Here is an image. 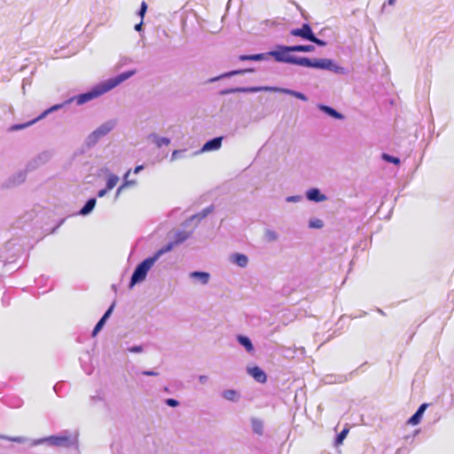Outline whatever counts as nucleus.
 Instances as JSON below:
<instances>
[{
  "label": "nucleus",
  "instance_id": "1",
  "mask_svg": "<svg viewBox=\"0 0 454 454\" xmlns=\"http://www.w3.org/2000/svg\"><path fill=\"white\" fill-rule=\"evenodd\" d=\"M315 50V46L311 44H297V45H278V51L284 59H291L292 60H282L281 63L297 65L305 67H311L321 70H328L338 74H345L346 68L338 66L333 59L325 58L309 59L307 57H298L290 55V52H311Z\"/></svg>",
  "mask_w": 454,
  "mask_h": 454
},
{
  "label": "nucleus",
  "instance_id": "2",
  "mask_svg": "<svg viewBox=\"0 0 454 454\" xmlns=\"http://www.w3.org/2000/svg\"><path fill=\"white\" fill-rule=\"evenodd\" d=\"M136 74V70H129L125 71L121 74L114 77H111L106 81L101 82L100 83L95 85L89 91L81 93L79 95L71 97L67 99V103L75 102L76 105L82 106L94 98H98L99 96L110 91L114 89L126 80L129 79Z\"/></svg>",
  "mask_w": 454,
  "mask_h": 454
},
{
  "label": "nucleus",
  "instance_id": "3",
  "mask_svg": "<svg viewBox=\"0 0 454 454\" xmlns=\"http://www.w3.org/2000/svg\"><path fill=\"white\" fill-rule=\"evenodd\" d=\"M172 250L171 245H166L157 250L152 256L145 258L135 268L129 281V287L132 288L135 285L143 282L147 276L148 271L153 264L166 253Z\"/></svg>",
  "mask_w": 454,
  "mask_h": 454
},
{
  "label": "nucleus",
  "instance_id": "4",
  "mask_svg": "<svg viewBox=\"0 0 454 454\" xmlns=\"http://www.w3.org/2000/svg\"><path fill=\"white\" fill-rule=\"evenodd\" d=\"M259 91H279L283 94L293 96L300 100L308 101V98L305 94L300 91H296L291 89L270 87V86H254V87H236L231 89H225L220 91L221 95H229L232 93H255Z\"/></svg>",
  "mask_w": 454,
  "mask_h": 454
},
{
  "label": "nucleus",
  "instance_id": "5",
  "mask_svg": "<svg viewBox=\"0 0 454 454\" xmlns=\"http://www.w3.org/2000/svg\"><path fill=\"white\" fill-rule=\"evenodd\" d=\"M43 443H47L48 445L54 447L69 448L77 443V435H72L67 431H65L59 435H51L33 440L31 445L36 446Z\"/></svg>",
  "mask_w": 454,
  "mask_h": 454
},
{
  "label": "nucleus",
  "instance_id": "6",
  "mask_svg": "<svg viewBox=\"0 0 454 454\" xmlns=\"http://www.w3.org/2000/svg\"><path fill=\"white\" fill-rule=\"evenodd\" d=\"M116 125V121L114 120H110L99 127H98L95 130H93L85 139V145L88 148H91L95 146L98 142L104 137H106L109 132H111Z\"/></svg>",
  "mask_w": 454,
  "mask_h": 454
},
{
  "label": "nucleus",
  "instance_id": "7",
  "mask_svg": "<svg viewBox=\"0 0 454 454\" xmlns=\"http://www.w3.org/2000/svg\"><path fill=\"white\" fill-rule=\"evenodd\" d=\"M270 57H273L277 62H280V63L282 60H292L291 59H284V57L278 51V46L277 47V50L270 51L268 52L250 54V55H245V54L239 55V59L241 61H246V60L263 61V60H269Z\"/></svg>",
  "mask_w": 454,
  "mask_h": 454
},
{
  "label": "nucleus",
  "instance_id": "8",
  "mask_svg": "<svg viewBox=\"0 0 454 454\" xmlns=\"http://www.w3.org/2000/svg\"><path fill=\"white\" fill-rule=\"evenodd\" d=\"M70 104L71 103H67V100H65L64 102H62L60 104H56V105L51 106L50 108L46 109L45 111H43L38 117L35 118L34 120H32L30 121L21 123V124H14V125L11 126L9 128V130L17 131V130H20L25 128H27V127L33 125L34 123H35L36 121H38L39 120L45 118L48 114H50L53 112H56L59 109H62L66 106L70 105Z\"/></svg>",
  "mask_w": 454,
  "mask_h": 454
},
{
  "label": "nucleus",
  "instance_id": "9",
  "mask_svg": "<svg viewBox=\"0 0 454 454\" xmlns=\"http://www.w3.org/2000/svg\"><path fill=\"white\" fill-rule=\"evenodd\" d=\"M26 172L20 170L14 173L12 176L8 177L3 184V188H12L20 184H22L26 180Z\"/></svg>",
  "mask_w": 454,
  "mask_h": 454
},
{
  "label": "nucleus",
  "instance_id": "10",
  "mask_svg": "<svg viewBox=\"0 0 454 454\" xmlns=\"http://www.w3.org/2000/svg\"><path fill=\"white\" fill-rule=\"evenodd\" d=\"M313 34L314 33L312 31V28L309 23H303L301 27L293 28L290 31L291 35L301 37L303 40H306L309 42L310 41Z\"/></svg>",
  "mask_w": 454,
  "mask_h": 454
},
{
  "label": "nucleus",
  "instance_id": "11",
  "mask_svg": "<svg viewBox=\"0 0 454 454\" xmlns=\"http://www.w3.org/2000/svg\"><path fill=\"white\" fill-rule=\"evenodd\" d=\"M189 278L192 279L194 283L206 286L209 283L210 274L206 271L195 270L189 273Z\"/></svg>",
  "mask_w": 454,
  "mask_h": 454
},
{
  "label": "nucleus",
  "instance_id": "12",
  "mask_svg": "<svg viewBox=\"0 0 454 454\" xmlns=\"http://www.w3.org/2000/svg\"><path fill=\"white\" fill-rule=\"evenodd\" d=\"M254 70L253 68H247V69H239V70H232V71H230V72H226V73H223L218 76H215V77H212L210 78L207 82H217L219 80H222L223 78H230V77H232L234 75H237V74H246V73H252L254 72Z\"/></svg>",
  "mask_w": 454,
  "mask_h": 454
},
{
  "label": "nucleus",
  "instance_id": "13",
  "mask_svg": "<svg viewBox=\"0 0 454 454\" xmlns=\"http://www.w3.org/2000/svg\"><path fill=\"white\" fill-rule=\"evenodd\" d=\"M248 374L254 378L259 383H265L267 380V375L263 370L258 366L247 368Z\"/></svg>",
  "mask_w": 454,
  "mask_h": 454
},
{
  "label": "nucleus",
  "instance_id": "14",
  "mask_svg": "<svg viewBox=\"0 0 454 454\" xmlns=\"http://www.w3.org/2000/svg\"><path fill=\"white\" fill-rule=\"evenodd\" d=\"M222 137H216L207 141L200 149V153L218 150L222 145Z\"/></svg>",
  "mask_w": 454,
  "mask_h": 454
},
{
  "label": "nucleus",
  "instance_id": "15",
  "mask_svg": "<svg viewBox=\"0 0 454 454\" xmlns=\"http://www.w3.org/2000/svg\"><path fill=\"white\" fill-rule=\"evenodd\" d=\"M306 198L314 202H322L326 200V196L324 195L318 188H311L306 192Z\"/></svg>",
  "mask_w": 454,
  "mask_h": 454
},
{
  "label": "nucleus",
  "instance_id": "16",
  "mask_svg": "<svg viewBox=\"0 0 454 454\" xmlns=\"http://www.w3.org/2000/svg\"><path fill=\"white\" fill-rule=\"evenodd\" d=\"M317 108L322 111L324 114H327L328 116L336 119V120H343L344 115L340 113H339L337 110L333 108L332 106L319 104L317 105Z\"/></svg>",
  "mask_w": 454,
  "mask_h": 454
},
{
  "label": "nucleus",
  "instance_id": "17",
  "mask_svg": "<svg viewBox=\"0 0 454 454\" xmlns=\"http://www.w3.org/2000/svg\"><path fill=\"white\" fill-rule=\"evenodd\" d=\"M230 262L240 268H246L248 265L249 260L246 254L235 253L230 256Z\"/></svg>",
  "mask_w": 454,
  "mask_h": 454
},
{
  "label": "nucleus",
  "instance_id": "18",
  "mask_svg": "<svg viewBox=\"0 0 454 454\" xmlns=\"http://www.w3.org/2000/svg\"><path fill=\"white\" fill-rule=\"evenodd\" d=\"M427 403H422L416 411V412L409 419L408 423L413 426L418 425L420 422L422 416L425 411L427 410Z\"/></svg>",
  "mask_w": 454,
  "mask_h": 454
},
{
  "label": "nucleus",
  "instance_id": "19",
  "mask_svg": "<svg viewBox=\"0 0 454 454\" xmlns=\"http://www.w3.org/2000/svg\"><path fill=\"white\" fill-rule=\"evenodd\" d=\"M191 234L192 232L190 231H178L174 235V240L169 242L168 245H171L173 248L175 246H177L188 239Z\"/></svg>",
  "mask_w": 454,
  "mask_h": 454
},
{
  "label": "nucleus",
  "instance_id": "20",
  "mask_svg": "<svg viewBox=\"0 0 454 454\" xmlns=\"http://www.w3.org/2000/svg\"><path fill=\"white\" fill-rule=\"evenodd\" d=\"M237 340L249 354H253L254 352V347L252 340L247 336L239 334L237 335Z\"/></svg>",
  "mask_w": 454,
  "mask_h": 454
},
{
  "label": "nucleus",
  "instance_id": "21",
  "mask_svg": "<svg viewBox=\"0 0 454 454\" xmlns=\"http://www.w3.org/2000/svg\"><path fill=\"white\" fill-rule=\"evenodd\" d=\"M251 427L254 434L262 435L264 430L263 421L257 418H251Z\"/></svg>",
  "mask_w": 454,
  "mask_h": 454
},
{
  "label": "nucleus",
  "instance_id": "22",
  "mask_svg": "<svg viewBox=\"0 0 454 454\" xmlns=\"http://www.w3.org/2000/svg\"><path fill=\"white\" fill-rule=\"evenodd\" d=\"M97 203L96 198L89 199L84 206L80 209L79 214L82 215H87L92 212Z\"/></svg>",
  "mask_w": 454,
  "mask_h": 454
},
{
  "label": "nucleus",
  "instance_id": "23",
  "mask_svg": "<svg viewBox=\"0 0 454 454\" xmlns=\"http://www.w3.org/2000/svg\"><path fill=\"white\" fill-rule=\"evenodd\" d=\"M153 142L157 145V147L160 148L164 145H168L170 143V139L164 137H159L157 134L153 133L149 137Z\"/></svg>",
  "mask_w": 454,
  "mask_h": 454
},
{
  "label": "nucleus",
  "instance_id": "24",
  "mask_svg": "<svg viewBox=\"0 0 454 454\" xmlns=\"http://www.w3.org/2000/svg\"><path fill=\"white\" fill-rule=\"evenodd\" d=\"M222 396L228 401L237 402L239 400V395L236 390L227 389L222 393Z\"/></svg>",
  "mask_w": 454,
  "mask_h": 454
},
{
  "label": "nucleus",
  "instance_id": "25",
  "mask_svg": "<svg viewBox=\"0 0 454 454\" xmlns=\"http://www.w3.org/2000/svg\"><path fill=\"white\" fill-rule=\"evenodd\" d=\"M279 236L278 232L272 229H266L264 231V239L268 242H274L278 239Z\"/></svg>",
  "mask_w": 454,
  "mask_h": 454
},
{
  "label": "nucleus",
  "instance_id": "26",
  "mask_svg": "<svg viewBox=\"0 0 454 454\" xmlns=\"http://www.w3.org/2000/svg\"><path fill=\"white\" fill-rule=\"evenodd\" d=\"M119 177L114 174H110L106 180L107 190H112L118 183Z\"/></svg>",
  "mask_w": 454,
  "mask_h": 454
},
{
  "label": "nucleus",
  "instance_id": "27",
  "mask_svg": "<svg viewBox=\"0 0 454 454\" xmlns=\"http://www.w3.org/2000/svg\"><path fill=\"white\" fill-rule=\"evenodd\" d=\"M309 227L311 229H321L324 227V222L319 218H311L309 221Z\"/></svg>",
  "mask_w": 454,
  "mask_h": 454
},
{
  "label": "nucleus",
  "instance_id": "28",
  "mask_svg": "<svg viewBox=\"0 0 454 454\" xmlns=\"http://www.w3.org/2000/svg\"><path fill=\"white\" fill-rule=\"evenodd\" d=\"M0 438L4 439V440L10 441V442H18V443H24L27 441V438L23 437V436L12 437V436H6V435H0Z\"/></svg>",
  "mask_w": 454,
  "mask_h": 454
},
{
  "label": "nucleus",
  "instance_id": "29",
  "mask_svg": "<svg viewBox=\"0 0 454 454\" xmlns=\"http://www.w3.org/2000/svg\"><path fill=\"white\" fill-rule=\"evenodd\" d=\"M348 428H344L340 433H339L335 438V445L342 444L344 439L347 437L348 434Z\"/></svg>",
  "mask_w": 454,
  "mask_h": 454
},
{
  "label": "nucleus",
  "instance_id": "30",
  "mask_svg": "<svg viewBox=\"0 0 454 454\" xmlns=\"http://www.w3.org/2000/svg\"><path fill=\"white\" fill-rule=\"evenodd\" d=\"M381 157L387 162L393 163L395 165H398L400 163L399 158L392 156L390 154L383 153Z\"/></svg>",
  "mask_w": 454,
  "mask_h": 454
},
{
  "label": "nucleus",
  "instance_id": "31",
  "mask_svg": "<svg viewBox=\"0 0 454 454\" xmlns=\"http://www.w3.org/2000/svg\"><path fill=\"white\" fill-rule=\"evenodd\" d=\"M50 158H51V153L49 152H43L37 156V158L35 160V162L38 161L39 163H44V162L48 161Z\"/></svg>",
  "mask_w": 454,
  "mask_h": 454
},
{
  "label": "nucleus",
  "instance_id": "32",
  "mask_svg": "<svg viewBox=\"0 0 454 454\" xmlns=\"http://www.w3.org/2000/svg\"><path fill=\"white\" fill-rule=\"evenodd\" d=\"M106 322V321L103 320L102 318H100L98 320V322L96 324V325L92 331V333H91L93 337H95L101 331V329L105 325Z\"/></svg>",
  "mask_w": 454,
  "mask_h": 454
},
{
  "label": "nucleus",
  "instance_id": "33",
  "mask_svg": "<svg viewBox=\"0 0 454 454\" xmlns=\"http://www.w3.org/2000/svg\"><path fill=\"white\" fill-rule=\"evenodd\" d=\"M185 152H186V150H175V151H173V153L171 154V157H170V160L174 161V160H177L179 158H183Z\"/></svg>",
  "mask_w": 454,
  "mask_h": 454
},
{
  "label": "nucleus",
  "instance_id": "34",
  "mask_svg": "<svg viewBox=\"0 0 454 454\" xmlns=\"http://www.w3.org/2000/svg\"><path fill=\"white\" fill-rule=\"evenodd\" d=\"M309 42H311V43H315V44H317L318 46H321V47H324V46L326 45V42L322 40V39L317 38L315 35V34H313V35H312V37H311Z\"/></svg>",
  "mask_w": 454,
  "mask_h": 454
},
{
  "label": "nucleus",
  "instance_id": "35",
  "mask_svg": "<svg viewBox=\"0 0 454 454\" xmlns=\"http://www.w3.org/2000/svg\"><path fill=\"white\" fill-rule=\"evenodd\" d=\"M302 196L301 195H294V196H288L286 198V202H291V203H298L300 201L302 200Z\"/></svg>",
  "mask_w": 454,
  "mask_h": 454
},
{
  "label": "nucleus",
  "instance_id": "36",
  "mask_svg": "<svg viewBox=\"0 0 454 454\" xmlns=\"http://www.w3.org/2000/svg\"><path fill=\"white\" fill-rule=\"evenodd\" d=\"M130 173V170H129L125 176H124V183L122 184L123 186L126 188V187H129V186H133L137 184V182L135 180H127L129 175Z\"/></svg>",
  "mask_w": 454,
  "mask_h": 454
},
{
  "label": "nucleus",
  "instance_id": "37",
  "mask_svg": "<svg viewBox=\"0 0 454 454\" xmlns=\"http://www.w3.org/2000/svg\"><path fill=\"white\" fill-rule=\"evenodd\" d=\"M213 206L207 207L198 213V215H201V217L205 218L213 211Z\"/></svg>",
  "mask_w": 454,
  "mask_h": 454
},
{
  "label": "nucleus",
  "instance_id": "38",
  "mask_svg": "<svg viewBox=\"0 0 454 454\" xmlns=\"http://www.w3.org/2000/svg\"><path fill=\"white\" fill-rule=\"evenodd\" d=\"M128 351L131 353H142L144 351V348L142 345H136L129 348Z\"/></svg>",
  "mask_w": 454,
  "mask_h": 454
},
{
  "label": "nucleus",
  "instance_id": "39",
  "mask_svg": "<svg viewBox=\"0 0 454 454\" xmlns=\"http://www.w3.org/2000/svg\"><path fill=\"white\" fill-rule=\"evenodd\" d=\"M114 303H113L107 309L106 311L104 313V315L102 316V319L103 320H107L109 318V317L111 316V314L113 313V310H114Z\"/></svg>",
  "mask_w": 454,
  "mask_h": 454
},
{
  "label": "nucleus",
  "instance_id": "40",
  "mask_svg": "<svg viewBox=\"0 0 454 454\" xmlns=\"http://www.w3.org/2000/svg\"><path fill=\"white\" fill-rule=\"evenodd\" d=\"M165 403L169 407H176L179 405V402L174 398H168L165 400Z\"/></svg>",
  "mask_w": 454,
  "mask_h": 454
},
{
  "label": "nucleus",
  "instance_id": "41",
  "mask_svg": "<svg viewBox=\"0 0 454 454\" xmlns=\"http://www.w3.org/2000/svg\"><path fill=\"white\" fill-rule=\"evenodd\" d=\"M147 10V4L145 2H142L140 9L138 11V15L143 19Z\"/></svg>",
  "mask_w": 454,
  "mask_h": 454
},
{
  "label": "nucleus",
  "instance_id": "42",
  "mask_svg": "<svg viewBox=\"0 0 454 454\" xmlns=\"http://www.w3.org/2000/svg\"><path fill=\"white\" fill-rule=\"evenodd\" d=\"M142 374L145 376H157L159 373L154 371H143Z\"/></svg>",
  "mask_w": 454,
  "mask_h": 454
},
{
  "label": "nucleus",
  "instance_id": "43",
  "mask_svg": "<svg viewBox=\"0 0 454 454\" xmlns=\"http://www.w3.org/2000/svg\"><path fill=\"white\" fill-rule=\"evenodd\" d=\"M207 380H208V377H207V375H200V376H199V381H200V383H201V384H205V383H207Z\"/></svg>",
  "mask_w": 454,
  "mask_h": 454
},
{
  "label": "nucleus",
  "instance_id": "44",
  "mask_svg": "<svg viewBox=\"0 0 454 454\" xmlns=\"http://www.w3.org/2000/svg\"><path fill=\"white\" fill-rule=\"evenodd\" d=\"M202 219H204L203 217H201V215H198V214L196 215H193L190 219L189 221H193V220H196L197 223H199L200 221H201Z\"/></svg>",
  "mask_w": 454,
  "mask_h": 454
},
{
  "label": "nucleus",
  "instance_id": "45",
  "mask_svg": "<svg viewBox=\"0 0 454 454\" xmlns=\"http://www.w3.org/2000/svg\"><path fill=\"white\" fill-rule=\"evenodd\" d=\"M107 191V188L99 190L98 192V196L100 198L104 197L106 194Z\"/></svg>",
  "mask_w": 454,
  "mask_h": 454
},
{
  "label": "nucleus",
  "instance_id": "46",
  "mask_svg": "<svg viewBox=\"0 0 454 454\" xmlns=\"http://www.w3.org/2000/svg\"><path fill=\"white\" fill-rule=\"evenodd\" d=\"M142 169H144V166L143 165L137 166L134 168V174H138Z\"/></svg>",
  "mask_w": 454,
  "mask_h": 454
},
{
  "label": "nucleus",
  "instance_id": "47",
  "mask_svg": "<svg viewBox=\"0 0 454 454\" xmlns=\"http://www.w3.org/2000/svg\"><path fill=\"white\" fill-rule=\"evenodd\" d=\"M143 22H139L138 24L135 25V30L137 32H140L142 30Z\"/></svg>",
  "mask_w": 454,
  "mask_h": 454
},
{
  "label": "nucleus",
  "instance_id": "48",
  "mask_svg": "<svg viewBox=\"0 0 454 454\" xmlns=\"http://www.w3.org/2000/svg\"><path fill=\"white\" fill-rule=\"evenodd\" d=\"M125 187L123 186V184H121V186L118 187L117 191H116V197H118L120 195V193L121 192V191L124 189Z\"/></svg>",
  "mask_w": 454,
  "mask_h": 454
},
{
  "label": "nucleus",
  "instance_id": "49",
  "mask_svg": "<svg viewBox=\"0 0 454 454\" xmlns=\"http://www.w3.org/2000/svg\"><path fill=\"white\" fill-rule=\"evenodd\" d=\"M396 0H388L387 4L394 5Z\"/></svg>",
  "mask_w": 454,
  "mask_h": 454
},
{
  "label": "nucleus",
  "instance_id": "50",
  "mask_svg": "<svg viewBox=\"0 0 454 454\" xmlns=\"http://www.w3.org/2000/svg\"><path fill=\"white\" fill-rule=\"evenodd\" d=\"M91 399L93 401H99V400H101V398L99 396H92Z\"/></svg>",
  "mask_w": 454,
  "mask_h": 454
},
{
  "label": "nucleus",
  "instance_id": "51",
  "mask_svg": "<svg viewBox=\"0 0 454 454\" xmlns=\"http://www.w3.org/2000/svg\"><path fill=\"white\" fill-rule=\"evenodd\" d=\"M346 380H348V377L347 376H342L341 380H340V382L346 381Z\"/></svg>",
  "mask_w": 454,
  "mask_h": 454
},
{
  "label": "nucleus",
  "instance_id": "52",
  "mask_svg": "<svg viewBox=\"0 0 454 454\" xmlns=\"http://www.w3.org/2000/svg\"><path fill=\"white\" fill-rule=\"evenodd\" d=\"M378 312H379L380 314H381V315H385V313L383 312V310H382V309H378Z\"/></svg>",
  "mask_w": 454,
  "mask_h": 454
},
{
  "label": "nucleus",
  "instance_id": "53",
  "mask_svg": "<svg viewBox=\"0 0 454 454\" xmlns=\"http://www.w3.org/2000/svg\"><path fill=\"white\" fill-rule=\"evenodd\" d=\"M384 11H385V4L382 6L381 12H384Z\"/></svg>",
  "mask_w": 454,
  "mask_h": 454
},
{
  "label": "nucleus",
  "instance_id": "54",
  "mask_svg": "<svg viewBox=\"0 0 454 454\" xmlns=\"http://www.w3.org/2000/svg\"><path fill=\"white\" fill-rule=\"evenodd\" d=\"M102 171L108 172V168L102 169Z\"/></svg>",
  "mask_w": 454,
  "mask_h": 454
}]
</instances>
